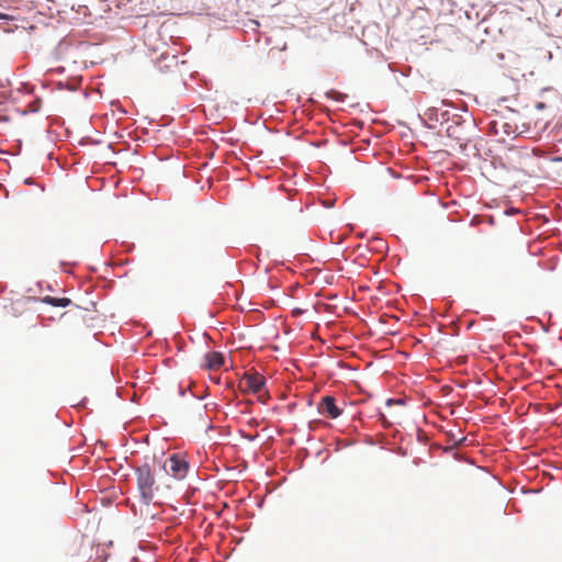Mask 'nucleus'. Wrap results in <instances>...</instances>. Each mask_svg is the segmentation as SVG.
<instances>
[{"label": "nucleus", "mask_w": 562, "mask_h": 562, "mask_svg": "<svg viewBox=\"0 0 562 562\" xmlns=\"http://www.w3.org/2000/svg\"><path fill=\"white\" fill-rule=\"evenodd\" d=\"M44 302L48 303L53 306H59V307H66L71 303V301L69 299H66V297L57 299V297H53V296H46L44 299Z\"/></svg>", "instance_id": "7"}, {"label": "nucleus", "mask_w": 562, "mask_h": 562, "mask_svg": "<svg viewBox=\"0 0 562 562\" xmlns=\"http://www.w3.org/2000/svg\"><path fill=\"white\" fill-rule=\"evenodd\" d=\"M206 369L218 370L224 364V356L221 352L212 351L205 355Z\"/></svg>", "instance_id": "5"}, {"label": "nucleus", "mask_w": 562, "mask_h": 562, "mask_svg": "<svg viewBox=\"0 0 562 562\" xmlns=\"http://www.w3.org/2000/svg\"><path fill=\"white\" fill-rule=\"evenodd\" d=\"M392 403H394V401H393V400H389V401H387V404H389V405H390V404H392Z\"/></svg>", "instance_id": "10"}, {"label": "nucleus", "mask_w": 562, "mask_h": 562, "mask_svg": "<svg viewBox=\"0 0 562 562\" xmlns=\"http://www.w3.org/2000/svg\"><path fill=\"white\" fill-rule=\"evenodd\" d=\"M135 473L140 498L145 504H149L158 488L151 469L148 464H144L138 467Z\"/></svg>", "instance_id": "1"}, {"label": "nucleus", "mask_w": 562, "mask_h": 562, "mask_svg": "<svg viewBox=\"0 0 562 562\" xmlns=\"http://www.w3.org/2000/svg\"><path fill=\"white\" fill-rule=\"evenodd\" d=\"M178 66V58L176 55H172L170 57L161 55L160 59L158 60V67L160 70L164 68H171Z\"/></svg>", "instance_id": "6"}, {"label": "nucleus", "mask_w": 562, "mask_h": 562, "mask_svg": "<svg viewBox=\"0 0 562 562\" xmlns=\"http://www.w3.org/2000/svg\"><path fill=\"white\" fill-rule=\"evenodd\" d=\"M7 16H8L7 14L0 13V20L1 19H7Z\"/></svg>", "instance_id": "9"}, {"label": "nucleus", "mask_w": 562, "mask_h": 562, "mask_svg": "<svg viewBox=\"0 0 562 562\" xmlns=\"http://www.w3.org/2000/svg\"><path fill=\"white\" fill-rule=\"evenodd\" d=\"M318 412L329 418H338L342 411L336 405V400L333 396H324L318 404Z\"/></svg>", "instance_id": "4"}, {"label": "nucleus", "mask_w": 562, "mask_h": 562, "mask_svg": "<svg viewBox=\"0 0 562 562\" xmlns=\"http://www.w3.org/2000/svg\"><path fill=\"white\" fill-rule=\"evenodd\" d=\"M164 467L166 472L177 480H183L187 476L190 468L187 460L179 454L170 456L166 460Z\"/></svg>", "instance_id": "3"}, {"label": "nucleus", "mask_w": 562, "mask_h": 562, "mask_svg": "<svg viewBox=\"0 0 562 562\" xmlns=\"http://www.w3.org/2000/svg\"><path fill=\"white\" fill-rule=\"evenodd\" d=\"M265 382V378L258 372H246L240 382V387H243L245 392L256 394L258 401L266 403L269 398V394L267 391H263Z\"/></svg>", "instance_id": "2"}, {"label": "nucleus", "mask_w": 562, "mask_h": 562, "mask_svg": "<svg viewBox=\"0 0 562 562\" xmlns=\"http://www.w3.org/2000/svg\"><path fill=\"white\" fill-rule=\"evenodd\" d=\"M382 420H383L385 426H391V423H387L384 416H382Z\"/></svg>", "instance_id": "8"}]
</instances>
